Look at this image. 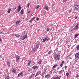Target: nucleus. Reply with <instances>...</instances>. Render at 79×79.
Returning <instances> with one entry per match:
<instances>
[{"mask_svg": "<svg viewBox=\"0 0 79 79\" xmlns=\"http://www.w3.org/2000/svg\"><path fill=\"white\" fill-rule=\"evenodd\" d=\"M60 66H61V67H62L63 66V64H61L60 65Z\"/></svg>", "mask_w": 79, "mask_h": 79, "instance_id": "nucleus-44", "label": "nucleus"}, {"mask_svg": "<svg viewBox=\"0 0 79 79\" xmlns=\"http://www.w3.org/2000/svg\"><path fill=\"white\" fill-rule=\"evenodd\" d=\"M34 76H35V74H32L31 75V77L29 78V79H31V78H32V77H33Z\"/></svg>", "mask_w": 79, "mask_h": 79, "instance_id": "nucleus-12", "label": "nucleus"}, {"mask_svg": "<svg viewBox=\"0 0 79 79\" xmlns=\"http://www.w3.org/2000/svg\"><path fill=\"white\" fill-rule=\"evenodd\" d=\"M2 32H0V34H2Z\"/></svg>", "mask_w": 79, "mask_h": 79, "instance_id": "nucleus-53", "label": "nucleus"}, {"mask_svg": "<svg viewBox=\"0 0 79 79\" xmlns=\"http://www.w3.org/2000/svg\"><path fill=\"white\" fill-rule=\"evenodd\" d=\"M53 39L52 38V39H51V41H53Z\"/></svg>", "mask_w": 79, "mask_h": 79, "instance_id": "nucleus-46", "label": "nucleus"}, {"mask_svg": "<svg viewBox=\"0 0 79 79\" xmlns=\"http://www.w3.org/2000/svg\"><path fill=\"white\" fill-rule=\"evenodd\" d=\"M79 7V6L77 5H75L73 6V10L75 11L78 10V9Z\"/></svg>", "mask_w": 79, "mask_h": 79, "instance_id": "nucleus-2", "label": "nucleus"}, {"mask_svg": "<svg viewBox=\"0 0 79 79\" xmlns=\"http://www.w3.org/2000/svg\"><path fill=\"white\" fill-rule=\"evenodd\" d=\"M53 55H54V59L55 60H60V56L58 54L54 53Z\"/></svg>", "mask_w": 79, "mask_h": 79, "instance_id": "nucleus-1", "label": "nucleus"}, {"mask_svg": "<svg viewBox=\"0 0 79 79\" xmlns=\"http://www.w3.org/2000/svg\"><path fill=\"white\" fill-rule=\"evenodd\" d=\"M44 9H45V10H48V7H47V6H46L44 8Z\"/></svg>", "mask_w": 79, "mask_h": 79, "instance_id": "nucleus-29", "label": "nucleus"}, {"mask_svg": "<svg viewBox=\"0 0 79 79\" xmlns=\"http://www.w3.org/2000/svg\"><path fill=\"white\" fill-rule=\"evenodd\" d=\"M21 6L19 5L18 7L17 10L18 12H19L20 11V10H21Z\"/></svg>", "mask_w": 79, "mask_h": 79, "instance_id": "nucleus-8", "label": "nucleus"}, {"mask_svg": "<svg viewBox=\"0 0 79 79\" xmlns=\"http://www.w3.org/2000/svg\"><path fill=\"white\" fill-rule=\"evenodd\" d=\"M40 74V73H39V72H37L36 73V74L35 76V77H36V76H38V75H39Z\"/></svg>", "mask_w": 79, "mask_h": 79, "instance_id": "nucleus-18", "label": "nucleus"}, {"mask_svg": "<svg viewBox=\"0 0 79 79\" xmlns=\"http://www.w3.org/2000/svg\"><path fill=\"white\" fill-rule=\"evenodd\" d=\"M47 41H48V39H47Z\"/></svg>", "mask_w": 79, "mask_h": 79, "instance_id": "nucleus-54", "label": "nucleus"}, {"mask_svg": "<svg viewBox=\"0 0 79 79\" xmlns=\"http://www.w3.org/2000/svg\"><path fill=\"white\" fill-rule=\"evenodd\" d=\"M64 2H66V0H64Z\"/></svg>", "mask_w": 79, "mask_h": 79, "instance_id": "nucleus-52", "label": "nucleus"}, {"mask_svg": "<svg viewBox=\"0 0 79 79\" xmlns=\"http://www.w3.org/2000/svg\"><path fill=\"white\" fill-rule=\"evenodd\" d=\"M30 64H31V60H30L28 61V65L30 66Z\"/></svg>", "mask_w": 79, "mask_h": 79, "instance_id": "nucleus-28", "label": "nucleus"}, {"mask_svg": "<svg viewBox=\"0 0 79 79\" xmlns=\"http://www.w3.org/2000/svg\"><path fill=\"white\" fill-rule=\"evenodd\" d=\"M30 5V3H28L27 4V8H29V6Z\"/></svg>", "mask_w": 79, "mask_h": 79, "instance_id": "nucleus-37", "label": "nucleus"}, {"mask_svg": "<svg viewBox=\"0 0 79 79\" xmlns=\"http://www.w3.org/2000/svg\"><path fill=\"white\" fill-rule=\"evenodd\" d=\"M64 61H62V64H64Z\"/></svg>", "mask_w": 79, "mask_h": 79, "instance_id": "nucleus-47", "label": "nucleus"}, {"mask_svg": "<svg viewBox=\"0 0 79 79\" xmlns=\"http://www.w3.org/2000/svg\"><path fill=\"white\" fill-rule=\"evenodd\" d=\"M20 14L23 15L24 14V10H23V9H22L21 10L20 12Z\"/></svg>", "mask_w": 79, "mask_h": 79, "instance_id": "nucleus-9", "label": "nucleus"}, {"mask_svg": "<svg viewBox=\"0 0 79 79\" xmlns=\"http://www.w3.org/2000/svg\"><path fill=\"white\" fill-rule=\"evenodd\" d=\"M27 34H26L25 36L24 35L23 36L22 38H21V39H22V40H24L25 39H26V38H27Z\"/></svg>", "mask_w": 79, "mask_h": 79, "instance_id": "nucleus-6", "label": "nucleus"}, {"mask_svg": "<svg viewBox=\"0 0 79 79\" xmlns=\"http://www.w3.org/2000/svg\"><path fill=\"white\" fill-rule=\"evenodd\" d=\"M23 73L22 72L18 74V77H20V76H23Z\"/></svg>", "mask_w": 79, "mask_h": 79, "instance_id": "nucleus-7", "label": "nucleus"}, {"mask_svg": "<svg viewBox=\"0 0 79 79\" xmlns=\"http://www.w3.org/2000/svg\"><path fill=\"white\" fill-rule=\"evenodd\" d=\"M79 77V76L77 75V76H76V77Z\"/></svg>", "mask_w": 79, "mask_h": 79, "instance_id": "nucleus-50", "label": "nucleus"}, {"mask_svg": "<svg viewBox=\"0 0 79 79\" xmlns=\"http://www.w3.org/2000/svg\"><path fill=\"white\" fill-rule=\"evenodd\" d=\"M60 79V77H57L55 78H54V79Z\"/></svg>", "mask_w": 79, "mask_h": 79, "instance_id": "nucleus-20", "label": "nucleus"}, {"mask_svg": "<svg viewBox=\"0 0 79 79\" xmlns=\"http://www.w3.org/2000/svg\"><path fill=\"white\" fill-rule=\"evenodd\" d=\"M46 71H47V69H44V72L45 73H46Z\"/></svg>", "mask_w": 79, "mask_h": 79, "instance_id": "nucleus-39", "label": "nucleus"}, {"mask_svg": "<svg viewBox=\"0 0 79 79\" xmlns=\"http://www.w3.org/2000/svg\"><path fill=\"white\" fill-rule=\"evenodd\" d=\"M45 77L49 78L50 77V75H47L45 76Z\"/></svg>", "mask_w": 79, "mask_h": 79, "instance_id": "nucleus-13", "label": "nucleus"}, {"mask_svg": "<svg viewBox=\"0 0 79 79\" xmlns=\"http://www.w3.org/2000/svg\"><path fill=\"white\" fill-rule=\"evenodd\" d=\"M77 50H79V45H78L76 47Z\"/></svg>", "mask_w": 79, "mask_h": 79, "instance_id": "nucleus-33", "label": "nucleus"}, {"mask_svg": "<svg viewBox=\"0 0 79 79\" xmlns=\"http://www.w3.org/2000/svg\"><path fill=\"white\" fill-rule=\"evenodd\" d=\"M35 19V17H33V18H32L31 19V20L32 21H34V19Z\"/></svg>", "mask_w": 79, "mask_h": 79, "instance_id": "nucleus-24", "label": "nucleus"}, {"mask_svg": "<svg viewBox=\"0 0 79 79\" xmlns=\"http://www.w3.org/2000/svg\"><path fill=\"white\" fill-rule=\"evenodd\" d=\"M65 76H67V77L68 76H69V73H67L65 75Z\"/></svg>", "mask_w": 79, "mask_h": 79, "instance_id": "nucleus-32", "label": "nucleus"}, {"mask_svg": "<svg viewBox=\"0 0 79 79\" xmlns=\"http://www.w3.org/2000/svg\"><path fill=\"white\" fill-rule=\"evenodd\" d=\"M41 62H42V60H40V61L38 63L39 64H41Z\"/></svg>", "mask_w": 79, "mask_h": 79, "instance_id": "nucleus-31", "label": "nucleus"}, {"mask_svg": "<svg viewBox=\"0 0 79 79\" xmlns=\"http://www.w3.org/2000/svg\"><path fill=\"white\" fill-rule=\"evenodd\" d=\"M35 48H33L31 50V52H35Z\"/></svg>", "mask_w": 79, "mask_h": 79, "instance_id": "nucleus-10", "label": "nucleus"}, {"mask_svg": "<svg viewBox=\"0 0 79 79\" xmlns=\"http://www.w3.org/2000/svg\"><path fill=\"white\" fill-rule=\"evenodd\" d=\"M2 58V55H0V58Z\"/></svg>", "mask_w": 79, "mask_h": 79, "instance_id": "nucleus-43", "label": "nucleus"}, {"mask_svg": "<svg viewBox=\"0 0 79 79\" xmlns=\"http://www.w3.org/2000/svg\"><path fill=\"white\" fill-rule=\"evenodd\" d=\"M29 23H32V20H30L29 21Z\"/></svg>", "mask_w": 79, "mask_h": 79, "instance_id": "nucleus-41", "label": "nucleus"}, {"mask_svg": "<svg viewBox=\"0 0 79 79\" xmlns=\"http://www.w3.org/2000/svg\"><path fill=\"white\" fill-rule=\"evenodd\" d=\"M45 72H43L42 73V74H41V76H44V75H45Z\"/></svg>", "mask_w": 79, "mask_h": 79, "instance_id": "nucleus-35", "label": "nucleus"}, {"mask_svg": "<svg viewBox=\"0 0 79 79\" xmlns=\"http://www.w3.org/2000/svg\"><path fill=\"white\" fill-rule=\"evenodd\" d=\"M7 65H8L9 67H10V62H7Z\"/></svg>", "mask_w": 79, "mask_h": 79, "instance_id": "nucleus-23", "label": "nucleus"}, {"mask_svg": "<svg viewBox=\"0 0 79 79\" xmlns=\"http://www.w3.org/2000/svg\"><path fill=\"white\" fill-rule=\"evenodd\" d=\"M10 11H11V9H9L8 10L7 13H10Z\"/></svg>", "mask_w": 79, "mask_h": 79, "instance_id": "nucleus-22", "label": "nucleus"}, {"mask_svg": "<svg viewBox=\"0 0 79 79\" xmlns=\"http://www.w3.org/2000/svg\"><path fill=\"white\" fill-rule=\"evenodd\" d=\"M20 22H21L20 21H18L16 22V25H19V23H20Z\"/></svg>", "mask_w": 79, "mask_h": 79, "instance_id": "nucleus-14", "label": "nucleus"}, {"mask_svg": "<svg viewBox=\"0 0 79 79\" xmlns=\"http://www.w3.org/2000/svg\"><path fill=\"white\" fill-rule=\"evenodd\" d=\"M32 69H31L28 70V71H29V72H31V71H32Z\"/></svg>", "mask_w": 79, "mask_h": 79, "instance_id": "nucleus-40", "label": "nucleus"}, {"mask_svg": "<svg viewBox=\"0 0 79 79\" xmlns=\"http://www.w3.org/2000/svg\"><path fill=\"white\" fill-rule=\"evenodd\" d=\"M39 46H40V44H36V48H38L39 47Z\"/></svg>", "mask_w": 79, "mask_h": 79, "instance_id": "nucleus-15", "label": "nucleus"}, {"mask_svg": "<svg viewBox=\"0 0 79 79\" xmlns=\"http://www.w3.org/2000/svg\"><path fill=\"white\" fill-rule=\"evenodd\" d=\"M62 71H63V70H62L59 71L58 73V74H61V73H62Z\"/></svg>", "mask_w": 79, "mask_h": 79, "instance_id": "nucleus-30", "label": "nucleus"}, {"mask_svg": "<svg viewBox=\"0 0 79 79\" xmlns=\"http://www.w3.org/2000/svg\"><path fill=\"white\" fill-rule=\"evenodd\" d=\"M20 60H21V57L20 56H17L16 57V61H20Z\"/></svg>", "mask_w": 79, "mask_h": 79, "instance_id": "nucleus-3", "label": "nucleus"}, {"mask_svg": "<svg viewBox=\"0 0 79 79\" xmlns=\"http://www.w3.org/2000/svg\"><path fill=\"white\" fill-rule=\"evenodd\" d=\"M78 26H79V24H77L75 26V28L73 30H75V31L77 30V29H79V27H78Z\"/></svg>", "mask_w": 79, "mask_h": 79, "instance_id": "nucleus-4", "label": "nucleus"}, {"mask_svg": "<svg viewBox=\"0 0 79 79\" xmlns=\"http://www.w3.org/2000/svg\"><path fill=\"white\" fill-rule=\"evenodd\" d=\"M40 8V6H37L35 7L36 9H38V8Z\"/></svg>", "mask_w": 79, "mask_h": 79, "instance_id": "nucleus-21", "label": "nucleus"}, {"mask_svg": "<svg viewBox=\"0 0 79 79\" xmlns=\"http://www.w3.org/2000/svg\"><path fill=\"white\" fill-rule=\"evenodd\" d=\"M14 10H16V7H15V8H13Z\"/></svg>", "mask_w": 79, "mask_h": 79, "instance_id": "nucleus-48", "label": "nucleus"}, {"mask_svg": "<svg viewBox=\"0 0 79 79\" xmlns=\"http://www.w3.org/2000/svg\"><path fill=\"white\" fill-rule=\"evenodd\" d=\"M75 5H77V4H78V2H75Z\"/></svg>", "mask_w": 79, "mask_h": 79, "instance_id": "nucleus-36", "label": "nucleus"}, {"mask_svg": "<svg viewBox=\"0 0 79 79\" xmlns=\"http://www.w3.org/2000/svg\"><path fill=\"white\" fill-rule=\"evenodd\" d=\"M2 42V37H0V42Z\"/></svg>", "mask_w": 79, "mask_h": 79, "instance_id": "nucleus-38", "label": "nucleus"}, {"mask_svg": "<svg viewBox=\"0 0 79 79\" xmlns=\"http://www.w3.org/2000/svg\"><path fill=\"white\" fill-rule=\"evenodd\" d=\"M58 66V65L57 64H55V65H54L53 67H52V69H54L55 68H56V66Z\"/></svg>", "mask_w": 79, "mask_h": 79, "instance_id": "nucleus-17", "label": "nucleus"}, {"mask_svg": "<svg viewBox=\"0 0 79 79\" xmlns=\"http://www.w3.org/2000/svg\"><path fill=\"white\" fill-rule=\"evenodd\" d=\"M50 30L51 31L52 29L50 28H47L46 31L47 32H48V31H50Z\"/></svg>", "mask_w": 79, "mask_h": 79, "instance_id": "nucleus-25", "label": "nucleus"}, {"mask_svg": "<svg viewBox=\"0 0 79 79\" xmlns=\"http://www.w3.org/2000/svg\"><path fill=\"white\" fill-rule=\"evenodd\" d=\"M76 18H77V17H76V18H75L76 19Z\"/></svg>", "mask_w": 79, "mask_h": 79, "instance_id": "nucleus-55", "label": "nucleus"}, {"mask_svg": "<svg viewBox=\"0 0 79 79\" xmlns=\"http://www.w3.org/2000/svg\"><path fill=\"white\" fill-rule=\"evenodd\" d=\"M32 68H33L34 70H37V69H38V67L37 65L34 66L32 67Z\"/></svg>", "mask_w": 79, "mask_h": 79, "instance_id": "nucleus-5", "label": "nucleus"}, {"mask_svg": "<svg viewBox=\"0 0 79 79\" xmlns=\"http://www.w3.org/2000/svg\"><path fill=\"white\" fill-rule=\"evenodd\" d=\"M64 68H65V69H66V68H67V66H65L64 67Z\"/></svg>", "mask_w": 79, "mask_h": 79, "instance_id": "nucleus-45", "label": "nucleus"}, {"mask_svg": "<svg viewBox=\"0 0 79 79\" xmlns=\"http://www.w3.org/2000/svg\"><path fill=\"white\" fill-rule=\"evenodd\" d=\"M30 13V11H29L28 12V13Z\"/></svg>", "mask_w": 79, "mask_h": 79, "instance_id": "nucleus-51", "label": "nucleus"}, {"mask_svg": "<svg viewBox=\"0 0 79 79\" xmlns=\"http://www.w3.org/2000/svg\"><path fill=\"white\" fill-rule=\"evenodd\" d=\"M78 36H79V35L78 34H77L75 36V38H77V37Z\"/></svg>", "mask_w": 79, "mask_h": 79, "instance_id": "nucleus-27", "label": "nucleus"}, {"mask_svg": "<svg viewBox=\"0 0 79 79\" xmlns=\"http://www.w3.org/2000/svg\"><path fill=\"white\" fill-rule=\"evenodd\" d=\"M71 10H70L69 11V13H71Z\"/></svg>", "mask_w": 79, "mask_h": 79, "instance_id": "nucleus-49", "label": "nucleus"}, {"mask_svg": "<svg viewBox=\"0 0 79 79\" xmlns=\"http://www.w3.org/2000/svg\"><path fill=\"white\" fill-rule=\"evenodd\" d=\"M12 73H16V70H15L13 69L12 71Z\"/></svg>", "mask_w": 79, "mask_h": 79, "instance_id": "nucleus-19", "label": "nucleus"}, {"mask_svg": "<svg viewBox=\"0 0 79 79\" xmlns=\"http://www.w3.org/2000/svg\"><path fill=\"white\" fill-rule=\"evenodd\" d=\"M15 36L16 37L19 38V37H20V35H15Z\"/></svg>", "mask_w": 79, "mask_h": 79, "instance_id": "nucleus-16", "label": "nucleus"}, {"mask_svg": "<svg viewBox=\"0 0 79 79\" xmlns=\"http://www.w3.org/2000/svg\"><path fill=\"white\" fill-rule=\"evenodd\" d=\"M39 19V18L38 17H37L36 19V20H37V21H38Z\"/></svg>", "mask_w": 79, "mask_h": 79, "instance_id": "nucleus-42", "label": "nucleus"}, {"mask_svg": "<svg viewBox=\"0 0 79 79\" xmlns=\"http://www.w3.org/2000/svg\"><path fill=\"white\" fill-rule=\"evenodd\" d=\"M5 79H9V77H8V76L6 77H5Z\"/></svg>", "mask_w": 79, "mask_h": 79, "instance_id": "nucleus-34", "label": "nucleus"}, {"mask_svg": "<svg viewBox=\"0 0 79 79\" xmlns=\"http://www.w3.org/2000/svg\"><path fill=\"white\" fill-rule=\"evenodd\" d=\"M48 55H50L52 53V51H49V52H48Z\"/></svg>", "mask_w": 79, "mask_h": 79, "instance_id": "nucleus-26", "label": "nucleus"}, {"mask_svg": "<svg viewBox=\"0 0 79 79\" xmlns=\"http://www.w3.org/2000/svg\"><path fill=\"white\" fill-rule=\"evenodd\" d=\"M47 38H46L44 39H43V40L42 42H45L47 41Z\"/></svg>", "mask_w": 79, "mask_h": 79, "instance_id": "nucleus-11", "label": "nucleus"}]
</instances>
